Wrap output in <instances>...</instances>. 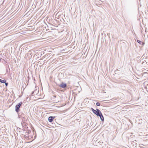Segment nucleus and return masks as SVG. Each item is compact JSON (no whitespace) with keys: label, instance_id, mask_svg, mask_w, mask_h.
<instances>
[{"label":"nucleus","instance_id":"obj_1","mask_svg":"<svg viewBox=\"0 0 148 148\" xmlns=\"http://www.w3.org/2000/svg\"><path fill=\"white\" fill-rule=\"evenodd\" d=\"M91 109L93 113L97 116H99V114L100 113V112H101L99 109H96V110H95L93 108H91Z\"/></svg>","mask_w":148,"mask_h":148},{"label":"nucleus","instance_id":"obj_2","mask_svg":"<svg viewBox=\"0 0 148 148\" xmlns=\"http://www.w3.org/2000/svg\"><path fill=\"white\" fill-rule=\"evenodd\" d=\"M22 104V102H21L17 104L15 106V111L17 112V113H18L19 110H20V108L21 107Z\"/></svg>","mask_w":148,"mask_h":148},{"label":"nucleus","instance_id":"obj_3","mask_svg":"<svg viewBox=\"0 0 148 148\" xmlns=\"http://www.w3.org/2000/svg\"><path fill=\"white\" fill-rule=\"evenodd\" d=\"M58 86L60 87L64 88L66 87L67 84L66 83H64L62 82L61 84L59 85Z\"/></svg>","mask_w":148,"mask_h":148},{"label":"nucleus","instance_id":"obj_4","mask_svg":"<svg viewBox=\"0 0 148 148\" xmlns=\"http://www.w3.org/2000/svg\"><path fill=\"white\" fill-rule=\"evenodd\" d=\"M55 118V116H50L48 118V121L50 122L53 121L54 119Z\"/></svg>","mask_w":148,"mask_h":148},{"label":"nucleus","instance_id":"obj_5","mask_svg":"<svg viewBox=\"0 0 148 148\" xmlns=\"http://www.w3.org/2000/svg\"><path fill=\"white\" fill-rule=\"evenodd\" d=\"M99 116L101 120V121H103L104 120V117L102 114L101 112H100V113L99 114V116Z\"/></svg>","mask_w":148,"mask_h":148},{"label":"nucleus","instance_id":"obj_6","mask_svg":"<svg viewBox=\"0 0 148 148\" xmlns=\"http://www.w3.org/2000/svg\"><path fill=\"white\" fill-rule=\"evenodd\" d=\"M6 82V80L5 79L2 80L0 79V82L2 83H4Z\"/></svg>","mask_w":148,"mask_h":148},{"label":"nucleus","instance_id":"obj_7","mask_svg":"<svg viewBox=\"0 0 148 148\" xmlns=\"http://www.w3.org/2000/svg\"><path fill=\"white\" fill-rule=\"evenodd\" d=\"M137 42L140 44H143V42L139 40H137Z\"/></svg>","mask_w":148,"mask_h":148},{"label":"nucleus","instance_id":"obj_8","mask_svg":"<svg viewBox=\"0 0 148 148\" xmlns=\"http://www.w3.org/2000/svg\"><path fill=\"white\" fill-rule=\"evenodd\" d=\"M96 105L97 106H100V104L99 103L97 102L96 103Z\"/></svg>","mask_w":148,"mask_h":148},{"label":"nucleus","instance_id":"obj_9","mask_svg":"<svg viewBox=\"0 0 148 148\" xmlns=\"http://www.w3.org/2000/svg\"><path fill=\"white\" fill-rule=\"evenodd\" d=\"M37 90L36 89V90H35V91H32L31 93V95H33L34 94V93Z\"/></svg>","mask_w":148,"mask_h":148},{"label":"nucleus","instance_id":"obj_10","mask_svg":"<svg viewBox=\"0 0 148 148\" xmlns=\"http://www.w3.org/2000/svg\"><path fill=\"white\" fill-rule=\"evenodd\" d=\"M4 83L5 84V86H8V82L7 83V82H6L5 83Z\"/></svg>","mask_w":148,"mask_h":148},{"label":"nucleus","instance_id":"obj_11","mask_svg":"<svg viewBox=\"0 0 148 148\" xmlns=\"http://www.w3.org/2000/svg\"><path fill=\"white\" fill-rule=\"evenodd\" d=\"M53 97H54V98H56V95H54L53 96Z\"/></svg>","mask_w":148,"mask_h":148},{"label":"nucleus","instance_id":"obj_12","mask_svg":"<svg viewBox=\"0 0 148 148\" xmlns=\"http://www.w3.org/2000/svg\"><path fill=\"white\" fill-rule=\"evenodd\" d=\"M2 59L1 58H0V62H1V59Z\"/></svg>","mask_w":148,"mask_h":148}]
</instances>
